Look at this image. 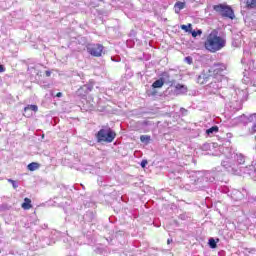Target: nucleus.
Masks as SVG:
<instances>
[{
	"instance_id": "f257e3e1",
	"label": "nucleus",
	"mask_w": 256,
	"mask_h": 256,
	"mask_svg": "<svg viewBox=\"0 0 256 256\" xmlns=\"http://www.w3.org/2000/svg\"><path fill=\"white\" fill-rule=\"evenodd\" d=\"M227 45V40L225 37H221L217 35V32H211L204 43V47L210 53H217V51H221Z\"/></svg>"
},
{
	"instance_id": "f03ea898",
	"label": "nucleus",
	"mask_w": 256,
	"mask_h": 256,
	"mask_svg": "<svg viewBox=\"0 0 256 256\" xmlns=\"http://www.w3.org/2000/svg\"><path fill=\"white\" fill-rule=\"evenodd\" d=\"M116 134L111 129H101L97 133L98 143H113V139H115Z\"/></svg>"
},
{
	"instance_id": "7ed1b4c3",
	"label": "nucleus",
	"mask_w": 256,
	"mask_h": 256,
	"mask_svg": "<svg viewBox=\"0 0 256 256\" xmlns=\"http://www.w3.org/2000/svg\"><path fill=\"white\" fill-rule=\"evenodd\" d=\"M214 11L219 13L222 17H228V19H235V13L233 9L227 4H218L213 6Z\"/></svg>"
},
{
	"instance_id": "20e7f679",
	"label": "nucleus",
	"mask_w": 256,
	"mask_h": 256,
	"mask_svg": "<svg viewBox=\"0 0 256 256\" xmlns=\"http://www.w3.org/2000/svg\"><path fill=\"white\" fill-rule=\"evenodd\" d=\"M223 71H225V66L216 64L209 71L210 77H213L216 81H223Z\"/></svg>"
},
{
	"instance_id": "39448f33",
	"label": "nucleus",
	"mask_w": 256,
	"mask_h": 256,
	"mask_svg": "<svg viewBox=\"0 0 256 256\" xmlns=\"http://www.w3.org/2000/svg\"><path fill=\"white\" fill-rule=\"evenodd\" d=\"M86 49L93 57H101L103 53V45L101 44H88Z\"/></svg>"
},
{
	"instance_id": "423d86ee",
	"label": "nucleus",
	"mask_w": 256,
	"mask_h": 256,
	"mask_svg": "<svg viewBox=\"0 0 256 256\" xmlns=\"http://www.w3.org/2000/svg\"><path fill=\"white\" fill-rule=\"evenodd\" d=\"M165 85V78H160L159 80H156L153 84L152 87L154 89H161Z\"/></svg>"
},
{
	"instance_id": "0eeeda50",
	"label": "nucleus",
	"mask_w": 256,
	"mask_h": 256,
	"mask_svg": "<svg viewBox=\"0 0 256 256\" xmlns=\"http://www.w3.org/2000/svg\"><path fill=\"white\" fill-rule=\"evenodd\" d=\"M182 9H185V2H176L174 5L175 13H181Z\"/></svg>"
},
{
	"instance_id": "6e6552de",
	"label": "nucleus",
	"mask_w": 256,
	"mask_h": 256,
	"mask_svg": "<svg viewBox=\"0 0 256 256\" xmlns=\"http://www.w3.org/2000/svg\"><path fill=\"white\" fill-rule=\"evenodd\" d=\"M39 167H41V165L39 163L32 162V163L28 164L27 169L29 171H37V169H39Z\"/></svg>"
},
{
	"instance_id": "1a4fd4ad",
	"label": "nucleus",
	"mask_w": 256,
	"mask_h": 256,
	"mask_svg": "<svg viewBox=\"0 0 256 256\" xmlns=\"http://www.w3.org/2000/svg\"><path fill=\"white\" fill-rule=\"evenodd\" d=\"M31 207H33L31 205V199L25 198L24 203H22V209L29 210V209H31Z\"/></svg>"
},
{
	"instance_id": "9d476101",
	"label": "nucleus",
	"mask_w": 256,
	"mask_h": 256,
	"mask_svg": "<svg viewBox=\"0 0 256 256\" xmlns=\"http://www.w3.org/2000/svg\"><path fill=\"white\" fill-rule=\"evenodd\" d=\"M25 113H27V111H34V113H37V111H39V108L37 107V105H28L24 108Z\"/></svg>"
},
{
	"instance_id": "9b49d317",
	"label": "nucleus",
	"mask_w": 256,
	"mask_h": 256,
	"mask_svg": "<svg viewBox=\"0 0 256 256\" xmlns=\"http://www.w3.org/2000/svg\"><path fill=\"white\" fill-rule=\"evenodd\" d=\"M141 143H145V145H149V142L151 141V136L149 135H142L140 136Z\"/></svg>"
},
{
	"instance_id": "f8f14e48",
	"label": "nucleus",
	"mask_w": 256,
	"mask_h": 256,
	"mask_svg": "<svg viewBox=\"0 0 256 256\" xmlns=\"http://www.w3.org/2000/svg\"><path fill=\"white\" fill-rule=\"evenodd\" d=\"M181 29L186 33H191L193 31V27L191 24L188 25H181Z\"/></svg>"
},
{
	"instance_id": "ddd939ff",
	"label": "nucleus",
	"mask_w": 256,
	"mask_h": 256,
	"mask_svg": "<svg viewBox=\"0 0 256 256\" xmlns=\"http://www.w3.org/2000/svg\"><path fill=\"white\" fill-rule=\"evenodd\" d=\"M219 127L213 126L210 129L206 130L207 135H213V133H218Z\"/></svg>"
},
{
	"instance_id": "4468645a",
	"label": "nucleus",
	"mask_w": 256,
	"mask_h": 256,
	"mask_svg": "<svg viewBox=\"0 0 256 256\" xmlns=\"http://www.w3.org/2000/svg\"><path fill=\"white\" fill-rule=\"evenodd\" d=\"M246 5L250 7V9H256V0H247Z\"/></svg>"
},
{
	"instance_id": "2eb2a0df",
	"label": "nucleus",
	"mask_w": 256,
	"mask_h": 256,
	"mask_svg": "<svg viewBox=\"0 0 256 256\" xmlns=\"http://www.w3.org/2000/svg\"><path fill=\"white\" fill-rule=\"evenodd\" d=\"M175 87L177 91H181V93H187V87L183 86L182 84H177Z\"/></svg>"
},
{
	"instance_id": "dca6fc26",
	"label": "nucleus",
	"mask_w": 256,
	"mask_h": 256,
	"mask_svg": "<svg viewBox=\"0 0 256 256\" xmlns=\"http://www.w3.org/2000/svg\"><path fill=\"white\" fill-rule=\"evenodd\" d=\"M209 246L211 247V249H217V241H215V239H213V238H210Z\"/></svg>"
},
{
	"instance_id": "f3484780",
	"label": "nucleus",
	"mask_w": 256,
	"mask_h": 256,
	"mask_svg": "<svg viewBox=\"0 0 256 256\" xmlns=\"http://www.w3.org/2000/svg\"><path fill=\"white\" fill-rule=\"evenodd\" d=\"M190 33H191L192 37H198V36H201L203 34V31H201V30H197V31L192 30Z\"/></svg>"
},
{
	"instance_id": "a211bd4d",
	"label": "nucleus",
	"mask_w": 256,
	"mask_h": 256,
	"mask_svg": "<svg viewBox=\"0 0 256 256\" xmlns=\"http://www.w3.org/2000/svg\"><path fill=\"white\" fill-rule=\"evenodd\" d=\"M8 183H12L13 189H17V187H19V185L17 184V182L14 181V180H12V179H8Z\"/></svg>"
},
{
	"instance_id": "6ab92c4d",
	"label": "nucleus",
	"mask_w": 256,
	"mask_h": 256,
	"mask_svg": "<svg viewBox=\"0 0 256 256\" xmlns=\"http://www.w3.org/2000/svg\"><path fill=\"white\" fill-rule=\"evenodd\" d=\"M185 63H187L188 65H191V63H193V58H191L190 56L186 57L184 59Z\"/></svg>"
},
{
	"instance_id": "aec40b11",
	"label": "nucleus",
	"mask_w": 256,
	"mask_h": 256,
	"mask_svg": "<svg viewBox=\"0 0 256 256\" xmlns=\"http://www.w3.org/2000/svg\"><path fill=\"white\" fill-rule=\"evenodd\" d=\"M147 163H148L147 160H142V162H141V164H140V165H141V168H142V169H145V167H147Z\"/></svg>"
},
{
	"instance_id": "412c9836",
	"label": "nucleus",
	"mask_w": 256,
	"mask_h": 256,
	"mask_svg": "<svg viewBox=\"0 0 256 256\" xmlns=\"http://www.w3.org/2000/svg\"><path fill=\"white\" fill-rule=\"evenodd\" d=\"M5 72V67H3V65H0V73H4Z\"/></svg>"
},
{
	"instance_id": "4be33fe9",
	"label": "nucleus",
	"mask_w": 256,
	"mask_h": 256,
	"mask_svg": "<svg viewBox=\"0 0 256 256\" xmlns=\"http://www.w3.org/2000/svg\"><path fill=\"white\" fill-rule=\"evenodd\" d=\"M201 79H205V75L199 76V78H198L199 83H201Z\"/></svg>"
},
{
	"instance_id": "5701e85b",
	"label": "nucleus",
	"mask_w": 256,
	"mask_h": 256,
	"mask_svg": "<svg viewBox=\"0 0 256 256\" xmlns=\"http://www.w3.org/2000/svg\"><path fill=\"white\" fill-rule=\"evenodd\" d=\"M239 163L241 164V163H245V159H243V156H240V161H239Z\"/></svg>"
},
{
	"instance_id": "b1692460",
	"label": "nucleus",
	"mask_w": 256,
	"mask_h": 256,
	"mask_svg": "<svg viewBox=\"0 0 256 256\" xmlns=\"http://www.w3.org/2000/svg\"><path fill=\"white\" fill-rule=\"evenodd\" d=\"M56 97H63V93L58 92V93L56 94Z\"/></svg>"
},
{
	"instance_id": "393cba45",
	"label": "nucleus",
	"mask_w": 256,
	"mask_h": 256,
	"mask_svg": "<svg viewBox=\"0 0 256 256\" xmlns=\"http://www.w3.org/2000/svg\"><path fill=\"white\" fill-rule=\"evenodd\" d=\"M85 89H89L87 86L82 87L79 91H83Z\"/></svg>"
},
{
	"instance_id": "a878e982",
	"label": "nucleus",
	"mask_w": 256,
	"mask_h": 256,
	"mask_svg": "<svg viewBox=\"0 0 256 256\" xmlns=\"http://www.w3.org/2000/svg\"><path fill=\"white\" fill-rule=\"evenodd\" d=\"M46 75H47V77H50L51 76V72H46Z\"/></svg>"
},
{
	"instance_id": "bb28decb",
	"label": "nucleus",
	"mask_w": 256,
	"mask_h": 256,
	"mask_svg": "<svg viewBox=\"0 0 256 256\" xmlns=\"http://www.w3.org/2000/svg\"><path fill=\"white\" fill-rule=\"evenodd\" d=\"M169 83H171V85H173V81H169Z\"/></svg>"
},
{
	"instance_id": "cd10ccee",
	"label": "nucleus",
	"mask_w": 256,
	"mask_h": 256,
	"mask_svg": "<svg viewBox=\"0 0 256 256\" xmlns=\"http://www.w3.org/2000/svg\"><path fill=\"white\" fill-rule=\"evenodd\" d=\"M254 131H256V125L254 126Z\"/></svg>"
},
{
	"instance_id": "c85d7f7f",
	"label": "nucleus",
	"mask_w": 256,
	"mask_h": 256,
	"mask_svg": "<svg viewBox=\"0 0 256 256\" xmlns=\"http://www.w3.org/2000/svg\"><path fill=\"white\" fill-rule=\"evenodd\" d=\"M168 243H171V241H170V240H168Z\"/></svg>"
}]
</instances>
